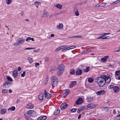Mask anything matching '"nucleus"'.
I'll list each match as a JSON object with an SVG mask.
<instances>
[{
    "mask_svg": "<svg viewBox=\"0 0 120 120\" xmlns=\"http://www.w3.org/2000/svg\"><path fill=\"white\" fill-rule=\"evenodd\" d=\"M103 75L100 77H97L95 79V81L97 82L98 85L100 86H104L106 82V79Z\"/></svg>",
    "mask_w": 120,
    "mask_h": 120,
    "instance_id": "nucleus-1",
    "label": "nucleus"
},
{
    "mask_svg": "<svg viewBox=\"0 0 120 120\" xmlns=\"http://www.w3.org/2000/svg\"><path fill=\"white\" fill-rule=\"evenodd\" d=\"M51 82L52 86H55L57 85V80L56 77L55 75L52 76L51 78Z\"/></svg>",
    "mask_w": 120,
    "mask_h": 120,
    "instance_id": "nucleus-2",
    "label": "nucleus"
},
{
    "mask_svg": "<svg viewBox=\"0 0 120 120\" xmlns=\"http://www.w3.org/2000/svg\"><path fill=\"white\" fill-rule=\"evenodd\" d=\"M25 41V39L23 38H20L19 39L17 42L14 45L15 46H17L23 43Z\"/></svg>",
    "mask_w": 120,
    "mask_h": 120,
    "instance_id": "nucleus-3",
    "label": "nucleus"
},
{
    "mask_svg": "<svg viewBox=\"0 0 120 120\" xmlns=\"http://www.w3.org/2000/svg\"><path fill=\"white\" fill-rule=\"evenodd\" d=\"M12 84V83L11 82H9L8 81H7L5 82L4 84L3 85V87L7 88L11 85Z\"/></svg>",
    "mask_w": 120,
    "mask_h": 120,
    "instance_id": "nucleus-4",
    "label": "nucleus"
},
{
    "mask_svg": "<svg viewBox=\"0 0 120 120\" xmlns=\"http://www.w3.org/2000/svg\"><path fill=\"white\" fill-rule=\"evenodd\" d=\"M44 94L45 97L47 98L50 99L52 96L51 94L47 92L45 90L44 91Z\"/></svg>",
    "mask_w": 120,
    "mask_h": 120,
    "instance_id": "nucleus-5",
    "label": "nucleus"
},
{
    "mask_svg": "<svg viewBox=\"0 0 120 120\" xmlns=\"http://www.w3.org/2000/svg\"><path fill=\"white\" fill-rule=\"evenodd\" d=\"M27 114L30 116H35L36 115L35 112L33 110H30L27 111Z\"/></svg>",
    "mask_w": 120,
    "mask_h": 120,
    "instance_id": "nucleus-6",
    "label": "nucleus"
},
{
    "mask_svg": "<svg viewBox=\"0 0 120 120\" xmlns=\"http://www.w3.org/2000/svg\"><path fill=\"white\" fill-rule=\"evenodd\" d=\"M83 102V101L81 97H79L76 101V104L77 105H80Z\"/></svg>",
    "mask_w": 120,
    "mask_h": 120,
    "instance_id": "nucleus-7",
    "label": "nucleus"
},
{
    "mask_svg": "<svg viewBox=\"0 0 120 120\" xmlns=\"http://www.w3.org/2000/svg\"><path fill=\"white\" fill-rule=\"evenodd\" d=\"M70 90L68 89H65L63 91V93L64 95L67 96L70 93Z\"/></svg>",
    "mask_w": 120,
    "mask_h": 120,
    "instance_id": "nucleus-8",
    "label": "nucleus"
},
{
    "mask_svg": "<svg viewBox=\"0 0 120 120\" xmlns=\"http://www.w3.org/2000/svg\"><path fill=\"white\" fill-rule=\"evenodd\" d=\"M105 92L104 90H100L96 92V94L98 95H103L105 94Z\"/></svg>",
    "mask_w": 120,
    "mask_h": 120,
    "instance_id": "nucleus-9",
    "label": "nucleus"
},
{
    "mask_svg": "<svg viewBox=\"0 0 120 120\" xmlns=\"http://www.w3.org/2000/svg\"><path fill=\"white\" fill-rule=\"evenodd\" d=\"M64 71L62 70H61L59 69H57V74L58 76H60L61 75Z\"/></svg>",
    "mask_w": 120,
    "mask_h": 120,
    "instance_id": "nucleus-10",
    "label": "nucleus"
},
{
    "mask_svg": "<svg viewBox=\"0 0 120 120\" xmlns=\"http://www.w3.org/2000/svg\"><path fill=\"white\" fill-rule=\"evenodd\" d=\"M48 14L49 13L48 12H46L45 10H44V11L43 14L42 16V18L48 16L49 15Z\"/></svg>",
    "mask_w": 120,
    "mask_h": 120,
    "instance_id": "nucleus-11",
    "label": "nucleus"
},
{
    "mask_svg": "<svg viewBox=\"0 0 120 120\" xmlns=\"http://www.w3.org/2000/svg\"><path fill=\"white\" fill-rule=\"evenodd\" d=\"M76 84V81H73L71 82L69 85V87L70 88H72L75 86Z\"/></svg>",
    "mask_w": 120,
    "mask_h": 120,
    "instance_id": "nucleus-12",
    "label": "nucleus"
},
{
    "mask_svg": "<svg viewBox=\"0 0 120 120\" xmlns=\"http://www.w3.org/2000/svg\"><path fill=\"white\" fill-rule=\"evenodd\" d=\"M13 76L14 78H16L18 76V74L16 70H15L13 72Z\"/></svg>",
    "mask_w": 120,
    "mask_h": 120,
    "instance_id": "nucleus-13",
    "label": "nucleus"
},
{
    "mask_svg": "<svg viewBox=\"0 0 120 120\" xmlns=\"http://www.w3.org/2000/svg\"><path fill=\"white\" fill-rule=\"evenodd\" d=\"M38 98L41 100H42L44 98V95L43 93H40L38 96Z\"/></svg>",
    "mask_w": 120,
    "mask_h": 120,
    "instance_id": "nucleus-14",
    "label": "nucleus"
},
{
    "mask_svg": "<svg viewBox=\"0 0 120 120\" xmlns=\"http://www.w3.org/2000/svg\"><path fill=\"white\" fill-rule=\"evenodd\" d=\"M64 66L63 65L60 64L59 65L57 68L58 69L62 70L64 71Z\"/></svg>",
    "mask_w": 120,
    "mask_h": 120,
    "instance_id": "nucleus-15",
    "label": "nucleus"
},
{
    "mask_svg": "<svg viewBox=\"0 0 120 120\" xmlns=\"http://www.w3.org/2000/svg\"><path fill=\"white\" fill-rule=\"evenodd\" d=\"M109 56H105L104 57L101 58V61L103 62H105L107 61V58L109 57Z\"/></svg>",
    "mask_w": 120,
    "mask_h": 120,
    "instance_id": "nucleus-16",
    "label": "nucleus"
},
{
    "mask_svg": "<svg viewBox=\"0 0 120 120\" xmlns=\"http://www.w3.org/2000/svg\"><path fill=\"white\" fill-rule=\"evenodd\" d=\"M46 118V117L45 116H41L37 118L38 120H45Z\"/></svg>",
    "mask_w": 120,
    "mask_h": 120,
    "instance_id": "nucleus-17",
    "label": "nucleus"
},
{
    "mask_svg": "<svg viewBox=\"0 0 120 120\" xmlns=\"http://www.w3.org/2000/svg\"><path fill=\"white\" fill-rule=\"evenodd\" d=\"M120 90L119 88L117 86H115L113 88V91L115 92H117L119 91Z\"/></svg>",
    "mask_w": 120,
    "mask_h": 120,
    "instance_id": "nucleus-18",
    "label": "nucleus"
},
{
    "mask_svg": "<svg viewBox=\"0 0 120 120\" xmlns=\"http://www.w3.org/2000/svg\"><path fill=\"white\" fill-rule=\"evenodd\" d=\"M82 71L80 69H78L76 71V74L78 75H80L82 73Z\"/></svg>",
    "mask_w": 120,
    "mask_h": 120,
    "instance_id": "nucleus-19",
    "label": "nucleus"
},
{
    "mask_svg": "<svg viewBox=\"0 0 120 120\" xmlns=\"http://www.w3.org/2000/svg\"><path fill=\"white\" fill-rule=\"evenodd\" d=\"M54 5L55 7L60 9H61L62 8V5L59 4H56Z\"/></svg>",
    "mask_w": 120,
    "mask_h": 120,
    "instance_id": "nucleus-20",
    "label": "nucleus"
},
{
    "mask_svg": "<svg viewBox=\"0 0 120 120\" xmlns=\"http://www.w3.org/2000/svg\"><path fill=\"white\" fill-rule=\"evenodd\" d=\"M7 111V110L5 109H1L0 110V113L1 114H5Z\"/></svg>",
    "mask_w": 120,
    "mask_h": 120,
    "instance_id": "nucleus-21",
    "label": "nucleus"
},
{
    "mask_svg": "<svg viewBox=\"0 0 120 120\" xmlns=\"http://www.w3.org/2000/svg\"><path fill=\"white\" fill-rule=\"evenodd\" d=\"M93 98L92 97H88L87 98L86 101L87 102H91L93 100Z\"/></svg>",
    "mask_w": 120,
    "mask_h": 120,
    "instance_id": "nucleus-22",
    "label": "nucleus"
},
{
    "mask_svg": "<svg viewBox=\"0 0 120 120\" xmlns=\"http://www.w3.org/2000/svg\"><path fill=\"white\" fill-rule=\"evenodd\" d=\"M60 112V110L59 109H57L54 112V115H55L58 114Z\"/></svg>",
    "mask_w": 120,
    "mask_h": 120,
    "instance_id": "nucleus-23",
    "label": "nucleus"
},
{
    "mask_svg": "<svg viewBox=\"0 0 120 120\" xmlns=\"http://www.w3.org/2000/svg\"><path fill=\"white\" fill-rule=\"evenodd\" d=\"M15 109V106H12L11 107L9 108L8 109V110L9 111V110L14 111Z\"/></svg>",
    "mask_w": 120,
    "mask_h": 120,
    "instance_id": "nucleus-24",
    "label": "nucleus"
},
{
    "mask_svg": "<svg viewBox=\"0 0 120 120\" xmlns=\"http://www.w3.org/2000/svg\"><path fill=\"white\" fill-rule=\"evenodd\" d=\"M34 107V105H26L25 107L26 108L31 109L33 108Z\"/></svg>",
    "mask_w": 120,
    "mask_h": 120,
    "instance_id": "nucleus-25",
    "label": "nucleus"
},
{
    "mask_svg": "<svg viewBox=\"0 0 120 120\" xmlns=\"http://www.w3.org/2000/svg\"><path fill=\"white\" fill-rule=\"evenodd\" d=\"M68 107V105H60V108L61 109L63 110Z\"/></svg>",
    "mask_w": 120,
    "mask_h": 120,
    "instance_id": "nucleus-26",
    "label": "nucleus"
},
{
    "mask_svg": "<svg viewBox=\"0 0 120 120\" xmlns=\"http://www.w3.org/2000/svg\"><path fill=\"white\" fill-rule=\"evenodd\" d=\"M88 81L90 83H91L94 81V79L92 78H88Z\"/></svg>",
    "mask_w": 120,
    "mask_h": 120,
    "instance_id": "nucleus-27",
    "label": "nucleus"
},
{
    "mask_svg": "<svg viewBox=\"0 0 120 120\" xmlns=\"http://www.w3.org/2000/svg\"><path fill=\"white\" fill-rule=\"evenodd\" d=\"M63 25L62 24H59L56 27L58 29H61L63 27Z\"/></svg>",
    "mask_w": 120,
    "mask_h": 120,
    "instance_id": "nucleus-28",
    "label": "nucleus"
},
{
    "mask_svg": "<svg viewBox=\"0 0 120 120\" xmlns=\"http://www.w3.org/2000/svg\"><path fill=\"white\" fill-rule=\"evenodd\" d=\"M67 47L68 49L69 50L70 49H73L75 48L76 47V46L75 45H73Z\"/></svg>",
    "mask_w": 120,
    "mask_h": 120,
    "instance_id": "nucleus-29",
    "label": "nucleus"
},
{
    "mask_svg": "<svg viewBox=\"0 0 120 120\" xmlns=\"http://www.w3.org/2000/svg\"><path fill=\"white\" fill-rule=\"evenodd\" d=\"M90 70V68L89 67H86V69H84L83 71L85 72H87L89 71Z\"/></svg>",
    "mask_w": 120,
    "mask_h": 120,
    "instance_id": "nucleus-30",
    "label": "nucleus"
},
{
    "mask_svg": "<svg viewBox=\"0 0 120 120\" xmlns=\"http://www.w3.org/2000/svg\"><path fill=\"white\" fill-rule=\"evenodd\" d=\"M106 79V82L107 83H108L111 80V79L109 77L106 78H105Z\"/></svg>",
    "mask_w": 120,
    "mask_h": 120,
    "instance_id": "nucleus-31",
    "label": "nucleus"
},
{
    "mask_svg": "<svg viewBox=\"0 0 120 120\" xmlns=\"http://www.w3.org/2000/svg\"><path fill=\"white\" fill-rule=\"evenodd\" d=\"M115 75L116 76L120 75V70L116 71L115 72Z\"/></svg>",
    "mask_w": 120,
    "mask_h": 120,
    "instance_id": "nucleus-32",
    "label": "nucleus"
},
{
    "mask_svg": "<svg viewBox=\"0 0 120 120\" xmlns=\"http://www.w3.org/2000/svg\"><path fill=\"white\" fill-rule=\"evenodd\" d=\"M8 80L10 82H12L13 81L12 79L10 76H7V78Z\"/></svg>",
    "mask_w": 120,
    "mask_h": 120,
    "instance_id": "nucleus-33",
    "label": "nucleus"
},
{
    "mask_svg": "<svg viewBox=\"0 0 120 120\" xmlns=\"http://www.w3.org/2000/svg\"><path fill=\"white\" fill-rule=\"evenodd\" d=\"M27 59L29 62L30 63H31L33 62V60L31 57H29Z\"/></svg>",
    "mask_w": 120,
    "mask_h": 120,
    "instance_id": "nucleus-34",
    "label": "nucleus"
},
{
    "mask_svg": "<svg viewBox=\"0 0 120 120\" xmlns=\"http://www.w3.org/2000/svg\"><path fill=\"white\" fill-rule=\"evenodd\" d=\"M86 1H85L81 2H80L78 4V5H82L86 3Z\"/></svg>",
    "mask_w": 120,
    "mask_h": 120,
    "instance_id": "nucleus-35",
    "label": "nucleus"
},
{
    "mask_svg": "<svg viewBox=\"0 0 120 120\" xmlns=\"http://www.w3.org/2000/svg\"><path fill=\"white\" fill-rule=\"evenodd\" d=\"M8 90L6 89H2V92L3 93H7L8 91Z\"/></svg>",
    "mask_w": 120,
    "mask_h": 120,
    "instance_id": "nucleus-36",
    "label": "nucleus"
},
{
    "mask_svg": "<svg viewBox=\"0 0 120 120\" xmlns=\"http://www.w3.org/2000/svg\"><path fill=\"white\" fill-rule=\"evenodd\" d=\"M79 108H80V109L81 110V111H82L85 110V109H86L85 107L84 106H83L80 107Z\"/></svg>",
    "mask_w": 120,
    "mask_h": 120,
    "instance_id": "nucleus-37",
    "label": "nucleus"
},
{
    "mask_svg": "<svg viewBox=\"0 0 120 120\" xmlns=\"http://www.w3.org/2000/svg\"><path fill=\"white\" fill-rule=\"evenodd\" d=\"M106 3H103L100 5V7H102L105 6L106 5Z\"/></svg>",
    "mask_w": 120,
    "mask_h": 120,
    "instance_id": "nucleus-38",
    "label": "nucleus"
},
{
    "mask_svg": "<svg viewBox=\"0 0 120 120\" xmlns=\"http://www.w3.org/2000/svg\"><path fill=\"white\" fill-rule=\"evenodd\" d=\"M70 72L72 74H73L75 73V71L74 69H72L70 71Z\"/></svg>",
    "mask_w": 120,
    "mask_h": 120,
    "instance_id": "nucleus-39",
    "label": "nucleus"
},
{
    "mask_svg": "<svg viewBox=\"0 0 120 120\" xmlns=\"http://www.w3.org/2000/svg\"><path fill=\"white\" fill-rule=\"evenodd\" d=\"M113 83H112L108 87V88L109 89H112V88H113L114 86L112 84Z\"/></svg>",
    "mask_w": 120,
    "mask_h": 120,
    "instance_id": "nucleus-40",
    "label": "nucleus"
},
{
    "mask_svg": "<svg viewBox=\"0 0 120 120\" xmlns=\"http://www.w3.org/2000/svg\"><path fill=\"white\" fill-rule=\"evenodd\" d=\"M95 105H87V107L88 108H92L95 107Z\"/></svg>",
    "mask_w": 120,
    "mask_h": 120,
    "instance_id": "nucleus-41",
    "label": "nucleus"
},
{
    "mask_svg": "<svg viewBox=\"0 0 120 120\" xmlns=\"http://www.w3.org/2000/svg\"><path fill=\"white\" fill-rule=\"evenodd\" d=\"M11 2V0H7L6 3L8 4H10Z\"/></svg>",
    "mask_w": 120,
    "mask_h": 120,
    "instance_id": "nucleus-42",
    "label": "nucleus"
},
{
    "mask_svg": "<svg viewBox=\"0 0 120 120\" xmlns=\"http://www.w3.org/2000/svg\"><path fill=\"white\" fill-rule=\"evenodd\" d=\"M109 109V108L107 107H105L102 109V110L104 111H106Z\"/></svg>",
    "mask_w": 120,
    "mask_h": 120,
    "instance_id": "nucleus-43",
    "label": "nucleus"
},
{
    "mask_svg": "<svg viewBox=\"0 0 120 120\" xmlns=\"http://www.w3.org/2000/svg\"><path fill=\"white\" fill-rule=\"evenodd\" d=\"M26 74V72L25 71H23V73H22L21 75V77H24Z\"/></svg>",
    "mask_w": 120,
    "mask_h": 120,
    "instance_id": "nucleus-44",
    "label": "nucleus"
},
{
    "mask_svg": "<svg viewBox=\"0 0 120 120\" xmlns=\"http://www.w3.org/2000/svg\"><path fill=\"white\" fill-rule=\"evenodd\" d=\"M49 58L47 57H46L45 58L44 60L45 62H46L48 61L49 60Z\"/></svg>",
    "mask_w": 120,
    "mask_h": 120,
    "instance_id": "nucleus-45",
    "label": "nucleus"
},
{
    "mask_svg": "<svg viewBox=\"0 0 120 120\" xmlns=\"http://www.w3.org/2000/svg\"><path fill=\"white\" fill-rule=\"evenodd\" d=\"M76 110L77 109H76L73 108L71 109V112H75L76 111Z\"/></svg>",
    "mask_w": 120,
    "mask_h": 120,
    "instance_id": "nucleus-46",
    "label": "nucleus"
},
{
    "mask_svg": "<svg viewBox=\"0 0 120 120\" xmlns=\"http://www.w3.org/2000/svg\"><path fill=\"white\" fill-rule=\"evenodd\" d=\"M28 114H27V113H26L24 114V116L26 118V119L29 117V116H28Z\"/></svg>",
    "mask_w": 120,
    "mask_h": 120,
    "instance_id": "nucleus-47",
    "label": "nucleus"
},
{
    "mask_svg": "<svg viewBox=\"0 0 120 120\" xmlns=\"http://www.w3.org/2000/svg\"><path fill=\"white\" fill-rule=\"evenodd\" d=\"M68 47H67L65 49H63L62 50V52H64L66 51L67 50H68Z\"/></svg>",
    "mask_w": 120,
    "mask_h": 120,
    "instance_id": "nucleus-48",
    "label": "nucleus"
},
{
    "mask_svg": "<svg viewBox=\"0 0 120 120\" xmlns=\"http://www.w3.org/2000/svg\"><path fill=\"white\" fill-rule=\"evenodd\" d=\"M48 79L47 78H46L45 80V82H44V84L45 85L48 82Z\"/></svg>",
    "mask_w": 120,
    "mask_h": 120,
    "instance_id": "nucleus-49",
    "label": "nucleus"
},
{
    "mask_svg": "<svg viewBox=\"0 0 120 120\" xmlns=\"http://www.w3.org/2000/svg\"><path fill=\"white\" fill-rule=\"evenodd\" d=\"M74 11L75 12L78 11V10L77 8L76 7H75L74 8Z\"/></svg>",
    "mask_w": 120,
    "mask_h": 120,
    "instance_id": "nucleus-50",
    "label": "nucleus"
},
{
    "mask_svg": "<svg viewBox=\"0 0 120 120\" xmlns=\"http://www.w3.org/2000/svg\"><path fill=\"white\" fill-rule=\"evenodd\" d=\"M82 37V36H75L72 37V38H81Z\"/></svg>",
    "mask_w": 120,
    "mask_h": 120,
    "instance_id": "nucleus-51",
    "label": "nucleus"
},
{
    "mask_svg": "<svg viewBox=\"0 0 120 120\" xmlns=\"http://www.w3.org/2000/svg\"><path fill=\"white\" fill-rule=\"evenodd\" d=\"M110 34L109 33H104L103 34H102L101 35H109Z\"/></svg>",
    "mask_w": 120,
    "mask_h": 120,
    "instance_id": "nucleus-52",
    "label": "nucleus"
},
{
    "mask_svg": "<svg viewBox=\"0 0 120 120\" xmlns=\"http://www.w3.org/2000/svg\"><path fill=\"white\" fill-rule=\"evenodd\" d=\"M75 15H76L78 16L79 15V13L78 11L75 12Z\"/></svg>",
    "mask_w": 120,
    "mask_h": 120,
    "instance_id": "nucleus-53",
    "label": "nucleus"
},
{
    "mask_svg": "<svg viewBox=\"0 0 120 120\" xmlns=\"http://www.w3.org/2000/svg\"><path fill=\"white\" fill-rule=\"evenodd\" d=\"M32 39V38L31 37H28L27 39L26 40V41H28V40H30Z\"/></svg>",
    "mask_w": 120,
    "mask_h": 120,
    "instance_id": "nucleus-54",
    "label": "nucleus"
},
{
    "mask_svg": "<svg viewBox=\"0 0 120 120\" xmlns=\"http://www.w3.org/2000/svg\"><path fill=\"white\" fill-rule=\"evenodd\" d=\"M99 6H100V5H99L98 4L95 6V7H100Z\"/></svg>",
    "mask_w": 120,
    "mask_h": 120,
    "instance_id": "nucleus-55",
    "label": "nucleus"
},
{
    "mask_svg": "<svg viewBox=\"0 0 120 120\" xmlns=\"http://www.w3.org/2000/svg\"><path fill=\"white\" fill-rule=\"evenodd\" d=\"M35 67H37V66H38L39 65V63H35Z\"/></svg>",
    "mask_w": 120,
    "mask_h": 120,
    "instance_id": "nucleus-56",
    "label": "nucleus"
},
{
    "mask_svg": "<svg viewBox=\"0 0 120 120\" xmlns=\"http://www.w3.org/2000/svg\"><path fill=\"white\" fill-rule=\"evenodd\" d=\"M62 48H60V47H58L57 48L55 49V51H57V50H58L60 49H62Z\"/></svg>",
    "mask_w": 120,
    "mask_h": 120,
    "instance_id": "nucleus-57",
    "label": "nucleus"
},
{
    "mask_svg": "<svg viewBox=\"0 0 120 120\" xmlns=\"http://www.w3.org/2000/svg\"><path fill=\"white\" fill-rule=\"evenodd\" d=\"M81 111V110L80 108H79L77 110V112L78 113H80V111Z\"/></svg>",
    "mask_w": 120,
    "mask_h": 120,
    "instance_id": "nucleus-58",
    "label": "nucleus"
},
{
    "mask_svg": "<svg viewBox=\"0 0 120 120\" xmlns=\"http://www.w3.org/2000/svg\"><path fill=\"white\" fill-rule=\"evenodd\" d=\"M54 16V15H51L49 17V18L50 19L53 18V16Z\"/></svg>",
    "mask_w": 120,
    "mask_h": 120,
    "instance_id": "nucleus-59",
    "label": "nucleus"
},
{
    "mask_svg": "<svg viewBox=\"0 0 120 120\" xmlns=\"http://www.w3.org/2000/svg\"><path fill=\"white\" fill-rule=\"evenodd\" d=\"M35 4L36 5H39L40 4V3L39 2H36L35 3Z\"/></svg>",
    "mask_w": 120,
    "mask_h": 120,
    "instance_id": "nucleus-60",
    "label": "nucleus"
},
{
    "mask_svg": "<svg viewBox=\"0 0 120 120\" xmlns=\"http://www.w3.org/2000/svg\"><path fill=\"white\" fill-rule=\"evenodd\" d=\"M61 105H67L66 103L64 102V103H62L61 104Z\"/></svg>",
    "mask_w": 120,
    "mask_h": 120,
    "instance_id": "nucleus-61",
    "label": "nucleus"
},
{
    "mask_svg": "<svg viewBox=\"0 0 120 120\" xmlns=\"http://www.w3.org/2000/svg\"><path fill=\"white\" fill-rule=\"evenodd\" d=\"M21 70V68L20 67H18V71H20Z\"/></svg>",
    "mask_w": 120,
    "mask_h": 120,
    "instance_id": "nucleus-62",
    "label": "nucleus"
},
{
    "mask_svg": "<svg viewBox=\"0 0 120 120\" xmlns=\"http://www.w3.org/2000/svg\"><path fill=\"white\" fill-rule=\"evenodd\" d=\"M26 119L27 120H32L29 117H28Z\"/></svg>",
    "mask_w": 120,
    "mask_h": 120,
    "instance_id": "nucleus-63",
    "label": "nucleus"
},
{
    "mask_svg": "<svg viewBox=\"0 0 120 120\" xmlns=\"http://www.w3.org/2000/svg\"><path fill=\"white\" fill-rule=\"evenodd\" d=\"M81 114H79V116L78 117V119H79L81 117Z\"/></svg>",
    "mask_w": 120,
    "mask_h": 120,
    "instance_id": "nucleus-64",
    "label": "nucleus"
}]
</instances>
